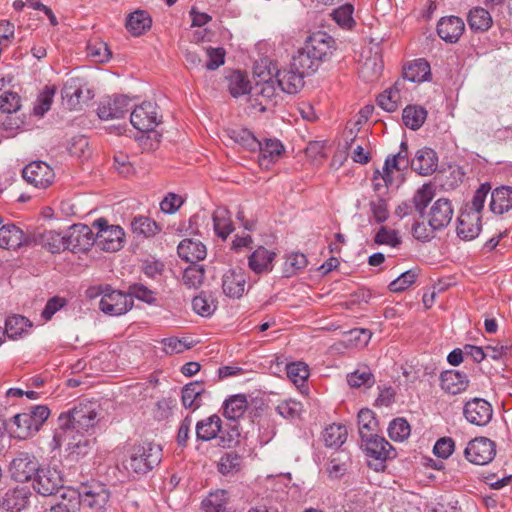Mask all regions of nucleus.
Listing matches in <instances>:
<instances>
[{"label": "nucleus", "mask_w": 512, "mask_h": 512, "mask_svg": "<svg viewBox=\"0 0 512 512\" xmlns=\"http://www.w3.org/2000/svg\"><path fill=\"white\" fill-rule=\"evenodd\" d=\"M259 164L262 167L268 168L272 163L276 162L282 152L284 151V147L278 140L267 139L265 142H261L259 140Z\"/></svg>", "instance_id": "obj_29"}, {"label": "nucleus", "mask_w": 512, "mask_h": 512, "mask_svg": "<svg viewBox=\"0 0 512 512\" xmlns=\"http://www.w3.org/2000/svg\"><path fill=\"white\" fill-rule=\"evenodd\" d=\"M34 490L43 496H51L59 491L66 492L61 472L54 466H40L33 478Z\"/></svg>", "instance_id": "obj_6"}, {"label": "nucleus", "mask_w": 512, "mask_h": 512, "mask_svg": "<svg viewBox=\"0 0 512 512\" xmlns=\"http://www.w3.org/2000/svg\"><path fill=\"white\" fill-rule=\"evenodd\" d=\"M468 25L475 32L487 31L493 23L488 10L482 7H475L469 11L467 17Z\"/></svg>", "instance_id": "obj_38"}, {"label": "nucleus", "mask_w": 512, "mask_h": 512, "mask_svg": "<svg viewBox=\"0 0 512 512\" xmlns=\"http://www.w3.org/2000/svg\"><path fill=\"white\" fill-rule=\"evenodd\" d=\"M229 136L234 142L250 151H256L259 147V140L246 128L231 129Z\"/></svg>", "instance_id": "obj_47"}, {"label": "nucleus", "mask_w": 512, "mask_h": 512, "mask_svg": "<svg viewBox=\"0 0 512 512\" xmlns=\"http://www.w3.org/2000/svg\"><path fill=\"white\" fill-rule=\"evenodd\" d=\"M56 93L55 86H45L42 92L38 95L33 113L36 116H43L47 111L50 110L54 95Z\"/></svg>", "instance_id": "obj_51"}, {"label": "nucleus", "mask_w": 512, "mask_h": 512, "mask_svg": "<svg viewBox=\"0 0 512 512\" xmlns=\"http://www.w3.org/2000/svg\"><path fill=\"white\" fill-rule=\"evenodd\" d=\"M87 56L92 58L95 62L103 63L111 58V51L105 42L94 39L89 41L87 45Z\"/></svg>", "instance_id": "obj_52"}, {"label": "nucleus", "mask_w": 512, "mask_h": 512, "mask_svg": "<svg viewBox=\"0 0 512 512\" xmlns=\"http://www.w3.org/2000/svg\"><path fill=\"white\" fill-rule=\"evenodd\" d=\"M426 117L427 111L416 105H408L402 113L403 123L412 130L419 129L424 124Z\"/></svg>", "instance_id": "obj_43"}, {"label": "nucleus", "mask_w": 512, "mask_h": 512, "mask_svg": "<svg viewBox=\"0 0 512 512\" xmlns=\"http://www.w3.org/2000/svg\"><path fill=\"white\" fill-rule=\"evenodd\" d=\"M417 277V269L407 270L389 284V290L394 293L402 292L409 288L416 281Z\"/></svg>", "instance_id": "obj_57"}, {"label": "nucleus", "mask_w": 512, "mask_h": 512, "mask_svg": "<svg viewBox=\"0 0 512 512\" xmlns=\"http://www.w3.org/2000/svg\"><path fill=\"white\" fill-rule=\"evenodd\" d=\"M96 230L95 244L104 251L115 252L122 248L124 230L118 225H109L105 218H99L92 224Z\"/></svg>", "instance_id": "obj_5"}, {"label": "nucleus", "mask_w": 512, "mask_h": 512, "mask_svg": "<svg viewBox=\"0 0 512 512\" xmlns=\"http://www.w3.org/2000/svg\"><path fill=\"white\" fill-rule=\"evenodd\" d=\"M407 169L402 167L400 162L392 155H388L382 169L381 179L385 182L386 186H392L394 184V171L401 172Z\"/></svg>", "instance_id": "obj_59"}, {"label": "nucleus", "mask_w": 512, "mask_h": 512, "mask_svg": "<svg viewBox=\"0 0 512 512\" xmlns=\"http://www.w3.org/2000/svg\"><path fill=\"white\" fill-rule=\"evenodd\" d=\"M305 76L290 64L288 69L279 70L276 73V81L280 91L288 94H296L304 87Z\"/></svg>", "instance_id": "obj_22"}, {"label": "nucleus", "mask_w": 512, "mask_h": 512, "mask_svg": "<svg viewBox=\"0 0 512 512\" xmlns=\"http://www.w3.org/2000/svg\"><path fill=\"white\" fill-rule=\"evenodd\" d=\"M247 406L248 401L245 395H233L224 403V416L235 421L244 415Z\"/></svg>", "instance_id": "obj_40"}, {"label": "nucleus", "mask_w": 512, "mask_h": 512, "mask_svg": "<svg viewBox=\"0 0 512 512\" xmlns=\"http://www.w3.org/2000/svg\"><path fill=\"white\" fill-rule=\"evenodd\" d=\"M321 63L313 57L305 47L299 49L293 56L291 65L294 69H297L305 77L314 74Z\"/></svg>", "instance_id": "obj_30"}, {"label": "nucleus", "mask_w": 512, "mask_h": 512, "mask_svg": "<svg viewBox=\"0 0 512 512\" xmlns=\"http://www.w3.org/2000/svg\"><path fill=\"white\" fill-rule=\"evenodd\" d=\"M275 253L264 247L256 249L249 257V267L257 274L272 270Z\"/></svg>", "instance_id": "obj_35"}, {"label": "nucleus", "mask_w": 512, "mask_h": 512, "mask_svg": "<svg viewBox=\"0 0 512 512\" xmlns=\"http://www.w3.org/2000/svg\"><path fill=\"white\" fill-rule=\"evenodd\" d=\"M286 371L288 378L296 386H302L309 377V369L304 362L290 363L287 365Z\"/></svg>", "instance_id": "obj_54"}, {"label": "nucleus", "mask_w": 512, "mask_h": 512, "mask_svg": "<svg viewBox=\"0 0 512 512\" xmlns=\"http://www.w3.org/2000/svg\"><path fill=\"white\" fill-rule=\"evenodd\" d=\"M465 419L476 426H486L493 417L492 405L483 398L475 397L463 406Z\"/></svg>", "instance_id": "obj_13"}, {"label": "nucleus", "mask_w": 512, "mask_h": 512, "mask_svg": "<svg viewBox=\"0 0 512 512\" xmlns=\"http://www.w3.org/2000/svg\"><path fill=\"white\" fill-rule=\"evenodd\" d=\"M440 386L445 392L457 395L466 391L469 386V379L463 372L447 370L440 375Z\"/></svg>", "instance_id": "obj_25"}, {"label": "nucleus", "mask_w": 512, "mask_h": 512, "mask_svg": "<svg viewBox=\"0 0 512 512\" xmlns=\"http://www.w3.org/2000/svg\"><path fill=\"white\" fill-rule=\"evenodd\" d=\"M362 446L367 456L374 459L375 463L369 462L368 464L375 471L383 470L385 468L384 462L395 457L392 445L377 434L362 439Z\"/></svg>", "instance_id": "obj_7"}, {"label": "nucleus", "mask_w": 512, "mask_h": 512, "mask_svg": "<svg viewBox=\"0 0 512 512\" xmlns=\"http://www.w3.org/2000/svg\"><path fill=\"white\" fill-rule=\"evenodd\" d=\"M160 121L157 105L153 102L144 101L132 110L130 122L142 133L137 140L143 150L151 151L158 147L161 135L154 128Z\"/></svg>", "instance_id": "obj_1"}, {"label": "nucleus", "mask_w": 512, "mask_h": 512, "mask_svg": "<svg viewBox=\"0 0 512 512\" xmlns=\"http://www.w3.org/2000/svg\"><path fill=\"white\" fill-rule=\"evenodd\" d=\"M31 235L24 232L14 224L4 225L0 228V247L16 249L24 245H31Z\"/></svg>", "instance_id": "obj_23"}, {"label": "nucleus", "mask_w": 512, "mask_h": 512, "mask_svg": "<svg viewBox=\"0 0 512 512\" xmlns=\"http://www.w3.org/2000/svg\"><path fill=\"white\" fill-rule=\"evenodd\" d=\"M50 410L45 405H36L12 418L15 426L12 432L15 438L25 440L36 434L48 419Z\"/></svg>", "instance_id": "obj_3"}, {"label": "nucleus", "mask_w": 512, "mask_h": 512, "mask_svg": "<svg viewBox=\"0 0 512 512\" xmlns=\"http://www.w3.org/2000/svg\"><path fill=\"white\" fill-rule=\"evenodd\" d=\"M31 245H41L51 253H59L67 249L65 234L55 230L36 231L31 234Z\"/></svg>", "instance_id": "obj_19"}, {"label": "nucleus", "mask_w": 512, "mask_h": 512, "mask_svg": "<svg viewBox=\"0 0 512 512\" xmlns=\"http://www.w3.org/2000/svg\"><path fill=\"white\" fill-rule=\"evenodd\" d=\"M410 432V425L404 418L392 420L388 427L389 437L394 441H404L409 437Z\"/></svg>", "instance_id": "obj_55"}, {"label": "nucleus", "mask_w": 512, "mask_h": 512, "mask_svg": "<svg viewBox=\"0 0 512 512\" xmlns=\"http://www.w3.org/2000/svg\"><path fill=\"white\" fill-rule=\"evenodd\" d=\"M222 433V421L218 415H211L196 424V437L200 441L218 439Z\"/></svg>", "instance_id": "obj_28"}, {"label": "nucleus", "mask_w": 512, "mask_h": 512, "mask_svg": "<svg viewBox=\"0 0 512 512\" xmlns=\"http://www.w3.org/2000/svg\"><path fill=\"white\" fill-rule=\"evenodd\" d=\"M214 231L222 240H226L234 227L230 211L226 207H218L212 214Z\"/></svg>", "instance_id": "obj_33"}, {"label": "nucleus", "mask_w": 512, "mask_h": 512, "mask_svg": "<svg viewBox=\"0 0 512 512\" xmlns=\"http://www.w3.org/2000/svg\"><path fill=\"white\" fill-rule=\"evenodd\" d=\"M383 70V62L377 53L367 58L359 69L360 77L366 82H373L379 78Z\"/></svg>", "instance_id": "obj_41"}, {"label": "nucleus", "mask_w": 512, "mask_h": 512, "mask_svg": "<svg viewBox=\"0 0 512 512\" xmlns=\"http://www.w3.org/2000/svg\"><path fill=\"white\" fill-rule=\"evenodd\" d=\"M457 235L465 240L475 239L481 231V215L477 212H468V209L461 211L458 219Z\"/></svg>", "instance_id": "obj_18"}, {"label": "nucleus", "mask_w": 512, "mask_h": 512, "mask_svg": "<svg viewBox=\"0 0 512 512\" xmlns=\"http://www.w3.org/2000/svg\"><path fill=\"white\" fill-rule=\"evenodd\" d=\"M433 189L430 185H422L414 194L411 204L413 209L419 213L421 217L425 216V209L433 198Z\"/></svg>", "instance_id": "obj_50"}, {"label": "nucleus", "mask_w": 512, "mask_h": 512, "mask_svg": "<svg viewBox=\"0 0 512 512\" xmlns=\"http://www.w3.org/2000/svg\"><path fill=\"white\" fill-rule=\"evenodd\" d=\"M205 392L204 387L199 382L186 384L181 390V401L185 408L192 411L197 410L201 405V396Z\"/></svg>", "instance_id": "obj_36"}, {"label": "nucleus", "mask_w": 512, "mask_h": 512, "mask_svg": "<svg viewBox=\"0 0 512 512\" xmlns=\"http://www.w3.org/2000/svg\"><path fill=\"white\" fill-rule=\"evenodd\" d=\"M437 166L438 158L436 152L427 147L418 150L411 161L412 169L423 176L431 175L436 171Z\"/></svg>", "instance_id": "obj_24"}, {"label": "nucleus", "mask_w": 512, "mask_h": 512, "mask_svg": "<svg viewBox=\"0 0 512 512\" xmlns=\"http://www.w3.org/2000/svg\"><path fill=\"white\" fill-rule=\"evenodd\" d=\"M22 176L27 183L45 189L52 184L55 174L46 162L34 161L24 167Z\"/></svg>", "instance_id": "obj_15"}, {"label": "nucleus", "mask_w": 512, "mask_h": 512, "mask_svg": "<svg viewBox=\"0 0 512 512\" xmlns=\"http://www.w3.org/2000/svg\"><path fill=\"white\" fill-rule=\"evenodd\" d=\"M177 252L180 258L190 263L203 260L207 254L205 245L193 239L182 240L177 247Z\"/></svg>", "instance_id": "obj_27"}, {"label": "nucleus", "mask_w": 512, "mask_h": 512, "mask_svg": "<svg viewBox=\"0 0 512 512\" xmlns=\"http://www.w3.org/2000/svg\"><path fill=\"white\" fill-rule=\"evenodd\" d=\"M465 30V24L460 17L445 16L437 23L439 37L447 43H456Z\"/></svg>", "instance_id": "obj_20"}, {"label": "nucleus", "mask_w": 512, "mask_h": 512, "mask_svg": "<svg viewBox=\"0 0 512 512\" xmlns=\"http://www.w3.org/2000/svg\"><path fill=\"white\" fill-rule=\"evenodd\" d=\"M152 19L144 10H136L129 14L126 20V28L135 36H140L150 29Z\"/></svg>", "instance_id": "obj_37"}, {"label": "nucleus", "mask_w": 512, "mask_h": 512, "mask_svg": "<svg viewBox=\"0 0 512 512\" xmlns=\"http://www.w3.org/2000/svg\"><path fill=\"white\" fill-rule=\"evenodd\" d=\"M183 283L188 288H198L204 279V269L199 265H191L184 270Z\"/></svg>", "instance_id": "obj_58"}, {"label": "nucleus", "mask_w": 512, "mask_h": 512, "mask_svg": "<svg viewBox=\"0 0 512 512\" xmlns=\"http://www.w3.org/2000/svg\"><path fill=\"white\" fill-rule=\"evenodd\" d=\"M228 89L233 97L245 95L251 91L248 76L241 71H233L227 78Z\"/></svg>", "instance_id": "obj_42"}, {"label": "nucleus", "mask_w": 512, "mask_h": 512, "mask_svg": "<svg viewBox=\"0 0 512 512\" xmlns=\"http://www.w3.org/2000/svg\"><path fill=\"white\" fill-rule=\"evenodd\" d=\"M348 469V458L347 456L341 457L340 454L331 457L327 463V473L330 478L338 479L341 478Z\"/></svg>", "instance_id": "obj_60"}, {"label": "nucleus", "mask_w": 512, "mask_h": 512, "mask_svg": "<svg viewBox=\"0 0 512 512\" xmlns=\"http://www.w3.org/2000/svg\"><path fill=\"white\" fill-rule=\"evenodd\" d=\"M76 498L79 504L82 503L91 509L102 510L109 502L110 491L104 484L93 482L83 485Z\"/></svg>", "instance_id": "obj_10"}, {"label": "nucleus", "mask_w": 512, "mask_h": 512, "mask_svg": "<svg viewBox=\"0 0 512 512\" xmlns=\"http://www.w3.org/2000/svg\"><path fill=\"white\" fill-rule=\"evenodd\" d=\"M162 449L152 442H139L127 450L123 466L128 472L146 474L161 462Z\"/></svg>", "instance_id": "obj_2"}, {"label": "nucleus", "mask_w": 512, "mask_h": 512, "mask_svg": "<svg viewBox=\"0 0 512 512\" xmlns=\"http://www.w3.org/2000/svg\"><path fill=\"white\" fill-rule=\"evenodd\" d=\"M227 493L225 490H217L209 494L202 501L204 512H227Z\"/></svg>", "instance_id": "obj_46"}, {"label": "nucleus", "mask_w": 512, "mask_h": 512, "mask_svg": "<svg viewBox=\"0 0 512 512\" xmlns=\"http://www.w3.org/2000/svg\"><path fill=\"white\" fill-rule=\"evenodd\" d=\"M430 76V64L424 59H417L404 67L401 80L420 83L428 80Z\"/></svg>", "instance_id": "obj_31"}, {"label": "nucleus", "mask_w": 512, "mask_h": 512, "mask_svg": "<svg viewBox=\"0 0 512 512\" xmlns=\"http://www.w3.org/2000/svg\"><path fill=\"white\" fill-rule=\"evenodd\" d=\"M100 410L96 402H81L68 412L65 424L76 432L88 431L97 424Z\"/></svg>", "instance_id": "obj_4"}, {"label": "nucleus", "mask_w": 512, "mask_h": 512, "mask_svg": "<svg viewBox=\"0 0 512 512\" xmlns=\"http://www.w3.org/2000/svg\"><path fill=\"white\" fill-rule=\"evenodd\" d=\"M335 45V40L327 32L316 31L306 39L304 47L322 63L331 57L336 49Z\"/></svg>", "instance_id": "obj_11"}, {"label": "nucleus", "mask_w": 512, "mask_h": 512, "mask_svg": "<svg viewBox=\"0 0 512 512\" xmlns=\"http://www.w3.org/2000/svg\"><path fill=\"white\" fill-rule=\"evenodd\" d=\"M429 226L441 230L448 226L453 217V207L446 198L436 200L425 214Z\"/></svg>", "instance_id": "obj_17"}, {"label": "nucleus", "mask_w": 512, "mask_h": 512, "mask_svg": "<svg viewBox=\"0 0 512 512\" xmlns=\"http://www.w3.org/2000/svg\"><path fill=\"white\" fill-rule=\"evenodd\" d=\"M32 327V322L21 315H12L5 321V337L9 339L17 340L24 334L28 333V330Z\"/></svg>", "instance_id": "obj_34"}, {"label": "nucleus", "mask_w": 512, "mask_h": 512, "mask_svg": "<svg viewBox=\"0 0 512 512\" xmlns=\"http://www.w3.org/2000/svg\"><path fill=\"white\" fill-rule=\"evenodd\" d=\"M246 287V274L241 269H230L222 278V289L226 296L239 299L243 296Z\"/></svg>", "instance_id": "obj_21"}, {"label": "nucleus", "mask_w": 512, "mask_h": 512, "mask_svg": "<svg viewBox=\"0 0 512 512\" xmlns=\"http://www.w3.org/2000/svg\"><path fill=\"white\" fill-rule=\"evenodd\" d=\"M354 8L351 4H344L333 11L334 20L343 28H351L354 24Z\"/></svg>", "instance_id": "obj_62"}, {"label": "nucleus", "mask_w": 512, "mask_h": 512, "mask_svg": "<svg viewBox=\"0 0 512 512\" xmlns=\"http://www.w3.org/2000/svg\"><path fill=\"white\" fill-rule=\"evenodd\" d=\"M374 241L378 245H389L391 247H397L401 243V239L398 236L396 230L388 229L382 226L375 235Z\"/></svg>", "instance_id": "obj_63"}, {"label": "nucleus", "mask_w": 512, "mask_h": 512, "mask_svg": "<svg viewBox=\"0 0 512 512\" xmlns=\"http://www.w3.org/2000/svg\"><path fill=\"white\" fill-rule=\"evenodd\" d=\"M242 458L235 452L225 453L218 463V471L222 475H234L241 470Z\"/></svg>", "instance_id": "obj_49"}, {"label": "nucleus", "mask_w": 512, "mask_h": 512, "mask_svg": "<svg viewBox=\"0 0 512 512\" xmlns=\"http://www.w3.org/2000/svg\"><path fill=\"white\" fill-rule=\"evenodd\" d=\"M490 209L495 214H503L512 209V187L496 188L491 193Z\"/></svg>", "instance_id": "obj_32"}, {"label": "nucleus", "mask_w": 512, "mask_h": 512, "mask_svg": "<svg viewBox=\"0 0 512 512\" xmlns=\"http://www.w3.org/2000/svg\"><path fill=\"white\" fill-rule=\"evenodd\" d=\"M358 428L361 440L376 434L377 421L370 409H362L358 413Z\"/></svg>", "instance_id": "obj_48"}, {"label": "nucleus", "mask_w": 512, "mask_h": 512, "mask_svg": "<svg viewBox=\"0 0 512 512\" xmlns=\"http://www.w3.org/2000/svg\"><path fill=\"white\" fill-rule=\"evenodd\" d=\"M133 306V299L121 291H107L99 302V308L110 316H119L128 312Z\"/></svg>", "instance_id": "obj_14"}, {"label": "nucleus", "mask_w": 512, "mask_h": 512, "mask_svg": "<svg viewBox=\"0 0 512 512\" xmlns=\"http://www.w3.org/2000/svg\"><path fill=\"white\" fill-rule=\"evenodd\" d=\"M28 502L27 492L24 489H9L3 497L2 506L7 511L19 512L24 509Z\"/></svg>", "instance_id": "obj_39"}, {"label": "nucleus", "mask_w": 512, "mask_h": 512, "mask_svg": "<svg viewBox=\"0 0 512 512\" xmlns=\"http://www.w3.org/2000/svg\"><path fill=\"white\" fill-rule=\"evenodd\" d=\"M67 249L74 253L87 251L95 244L94 228L85 224H74L65 233Z\"/></svg>", "instance_id": "obj_12"}, {"label": "nucleus", "mask_w": 512, "mask_h": 512, "mask_svg": "<svg viewBox=\"0 0 512 512\" xmlns=\"http://www.w3.org/2000/svg\"><path fill=\"white\" fill-rule=\"evenodd\" d=\"M347 439V429L341 424H332L323 432V440L327 447H340Z\"/></svg>", "instance_id": "obj_45"}, {"label": "nucleus", "mask_w": 512, "mask_h": 512, "mask_svg": "<svg viewBox=\"0 0 512 512\" xmlns=\"http://www.w3.org/2000/svg\"><path fill=\"white\" fill-rule=\"evenodd\" d=\"M132 232L136 235L151 237L160 231L158 224L146 216H136L131 222Z\"/></svg>", "instance_id": "obj_44"}, {"label": "nucleus", "mask_w": 512, "mask_h": 512, "mask_svg": "<svg viewBox=\"0 0 512 512\" xmlns=\"http://www.w3.org/2000/svg\"><path fill=\"white\" fill-rule=\"evenodd\" d=\"M348 384L353 388L361 386L371 387L374 384V376L367 367L359 368L347 376Z\"/></svg>", "instance_id": "obj_56"}, {"label": "nucleus", "mask_w": 512, "mask_h": 512, "mask_svg": "<svg viewBox=\"0 0 512 512\" xmlns=\"http://www.w3.org/2000/svg\"><path fill=\"white\" fill-rule=\"evenodd\" d=\"M240 437V431L236 424L229 425L226 429L222 428V433L218 436V445L224 448H231L235 446Z\"/></svg>", "instance_id": "obj_64"}, {"label": "nucleus", "mask_w": 512, "mask_h": 512, "mask_svg": "<svg viewBox=\"0 0 512 512\" xmlns=\"http://www.w3.org/2000/svg\"><path fill=\"white\" fill-rule=\"evenodd\" d=\"M404 80H397L394 85L381 93L377 102L378 105L387 112H394L401 104L403 93L405 92Z\"/></svg>", "instance_id": "obj_26"}, {"label": "nucleus", "mask_w": 512, "mask_h": 512, "mask_svg": "<svg viewBox=\"0 0 512 512\" xmlns=\"http://www.w3.org/2000/svg\"><path fill=\"white\" fill-rule=\"evenodd\" d=\"M20 107V97L17 93L5 91L0 95V111L2 113L12 114L17 112Z\"/></svg>", "instance_id": "obj_61"}, {"label": "nucleus", "mask_w": 512, "mask_h": 512, "mask_svg": "<svg viewBox=\"0 0 512 512\" xmlns=\"http://www.w3.org/2000/svg\"><path fill=\"white\" fill-rule=\"evenodd\" d=\"M39 467L40 464L34 454L21 451L12 459L9 470L14 480L27 482L33 480Z\"/></svg>", "instance_id": "obj_9"}, {"label": "nucleus", "mask_w": 512, "mask_h": 512, "mask_svg": "<svg viewBox=\"0 0 512 512\" xmlns=\"http://www.w3.org/2000/svg\"><path fill=\"white\" fill-rule=\"evenodd\" d=\"M464 455L473 464L486 465L495 457L496 445L487 437H476L469 441Z\"/></svg>", "instance_id": "obj_8"}, {"label": "nucleus", "mask_w": 512, "mask_h": 512, "mask_svg": "<svg viewBox=\"0 0 512 512\" xmlns=\"http://www.w3.org/2000/svg\"><path fill=\"white\" fill-rule=\"evenodd\" d=\"M192 306L196 313L204 317L212 315L216 309V303L212 296L204 292L193 298Z\"/></svg>", "instance_id": "obj_53"}, {"label": "nucleus", "mask_w": 512, "mask_h": 512, "mask_svg": "<svg viewBox=\"0 0 512 512\" xmlns=\"http://www.w3.org/2000/svg\"><path fill=\"white\" fill-rule=\"evenodd\" d=\"M130 110V102L128 97L120 96H107L100 102L97 114L102 120H112L124 117Z\"/></svg>", "instance_id": "obj_16"}]
</instances>
